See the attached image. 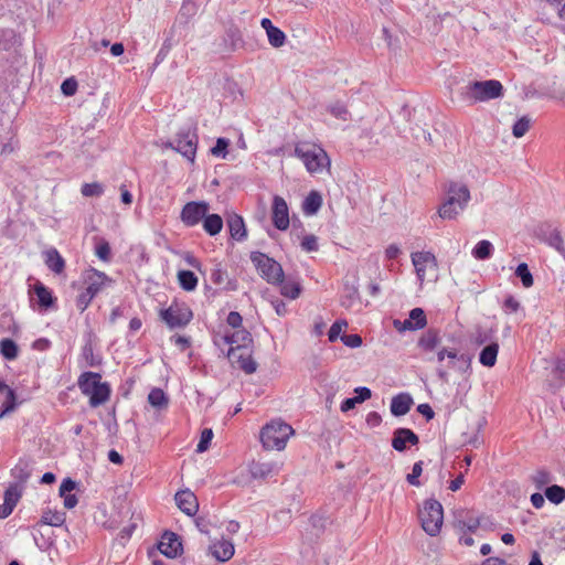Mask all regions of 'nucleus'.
<instances>
[{
	"mask_svg": "<svg viewBox=\"0 0 565 565\" xmlns=\"http://www.w3.org/2000/svg\"><path fill=\"white\" fill-rule=\"evenodd\" d=\"M553 381L551 382V386L555 390L561 388L565 385V359H557L555 362V366L552 371Z\"/></svg>",
	"mask_w": 565,
	"mask_h": 565,
	"instance_id": "35",
	"label": "nucleus"
},
{
	"mask_svg": "<svg viewBox=\"0 0 565 565\" xmlns=\"http://www.w3.org/2000/svg\"><path fill=\"white\" fill-rule=\"evenodd\" d=\"M174 30H175V26H171L169 31L166 32V39L163 41V44L161 46V53L166 52V53H169V51L172 49V46L174 45L175 41H174Z\"/></svg>",
	"mask_w": 565,
	"mask_h": 565,
	"instance_id": "63",
	"label": "nucleus"
},
{
	"mask_svg": "<svg viewBox=\"0 0 565 565\" xmlns=\"http://www.w3.org/2000/svg\"><path fill=\"white\" fill-rule=\"evenodd\" d=\"M419 444V437L409 428H397L393 433L392 447L398 452L407 449V445L416 446Z\"/></svg>",
	"mask_w": 565,
	"mask_h": 565,
	"instance_id": "15",
	"label": "nucleus"
},
{
	"mask_svg": "<svg viewBox=\"0 0 565 565\" xmlns=\"http://www.w3.org/2000/svg\"><path fill=\"white\" fill-rule=\"evenodd\" d=\"M44 263L47 268L53 271L55 275H60L65 269V260L57 252L56 248H50L42 253Z\"/></svg>",
	"mask_w": 565,
	"mask_h": 565,
	"instance_id": "27",
	"label": "nucleus"
},
{
	"mask_svg": "<svg viewBox=\"0 0 565 565\" xmlns=\"http://www.w3.org/2000/svg\"><path fill=\"white\" fill-rule=\"evenodd\" d=\"M301 247L306 252L318 250V239L315 235H306L301 242Z\"/></svg>",
	"mask_w": 565,
	"mask_h": 565,
	"instance_id": "62",
	"label": "nucleus"
},
{
	"mask_svg": "<svg viewBox=\"0 0 565 565\" xmlns=\"http://www.w3.org/2000/svg\"><path fill=\"white\" fill-rule=\"evenodd\" d=\"M275 286L280 287V294L289 299H297L301 294V286L298 281L282 278L281 282Z\"/></svg>",
	"mask_w": 565,
	"mask_h": 565,
	"instance_id": "32",
	"label": "nucleus"
},
{
	"mask_svg": "<svg viewBox=\"0 0 565 565\" xmlns=\"http://www.w3.org/2000/svg\"><path fill=\"white\" fill-rule=\"evenodd\" d=\"M531 126V118L529 116H523L520 119L515 121V124L512 127V135L515 138L523 137L530 129Z\"/></svg>",
	"mask_w": 565,
	"mask_h": 565,
	"instance_id": "47",
	"label": "nucleus"
},
{
	"mask_svg": "<svg viewBox=\"0 0 565 565\" xmlns=\"http://www.w3.org/2000/svg\"><path fill=\"white\" fill-rule=\"evenodd\" d=\"M503 309L507 313L516 312L520 309V302L513 296H509L503 302Z\"/></svg>",
	"mask_w": 565,
	"mask_h": 565,
	"instance_id": "64",
	"label": "nucleus"
},
{
	"mask_svg": "<svg viewBox=\"0 0 565 565\" xmlns=\"http://www.w3.org/2000/svg\"><path fill=\"white\" fill-rule=\"evenodd\" d=\"M65 522V513L61 511L55 512H44L41 518V523L43 525H50V526H58L62 525Z\"/></svg>",
	"mask_w": 565,
	"mask_h": 565,
	"instance_id": "41",
	"label": "nucleus"
},
{
	"mask_svg": "<svg viewBox=\"0 0 565 565\" xmlns=\"http://www.w3.org/2000/svg\"><path fill=\"white\" fill-rule=\"evenodd\" d=\"M160 552L169 558L178 557L182 552V542L173 532H164L159 543Z\"/></svg>",
	"mask_w": 565,
	"mask_h": 565,
	"instance_id": "16",
	"label": "nucleus"
},
{
	"mask_svg": "<svg viewBox=\"0 0 565 565\" xmlns=\"http://www.w3.org/2000/svg\"><path fill=\"white\" fill-rule=\"evenodd\" d=\"M446 191L448 199L439 206L438 216L444 220H454L467 206L470 191L466 184L457 182H449Z\"/></svg>",
	"mask_w": 565,
	"mask_h": 565,
	"instance_id": "1",
	"label": "nucleus"
},
{
	"mask_svg": "<svg viewBox=\"0 0 565 565\" xmlns=\"http://www.w3.org/2000/svg\"><path fill=\"white\" fill-rule=\"evenodd\" d=\"M210 553L218 561V562H227L230 561L235 552L234 544L228 540H220L209 547Z\"/></svg>",
	"mask_w": 565,
	"mask_h": 565,
	"instance_id": "21",
	"label": "nucleus"
},
{
	"mask_svg": "<svg viewBox=\"0 0 565 565\" xmlns=\"http://www.w3.org/2000/svg\"><path fill=\"white\" fill-rule=\"evenodd\" d=\"M348 326V322L345 320H338L335 322H333V324L330 327L329 329V332H328V339L330 342H334L338 340L340 333H341V330H342V327H347Z\"/></svg>",
	"mask_w": 565,
	"mask_h": 565,
	"instance_id": "58",
	"label": "nucleus"
},
{
	"mask_svg": "<svg viewBox=\"0 0 565 565\" xmlns=\"http://www.w3.org/2000/svg\"><path fill=\"white\" fill-rule=\"evenodd\" d=\"M295 156L302 160L310 173L321 172L326 166L330 164V159L322 148L310 146L307 142L296 145Z\"/></svg>",
	"mask_w": 565,
	"mask_h": 565,
	"instance_id": "5",
	"label": "nucleus"
},
{
	"mask_svg": "<svg viewBox=\"0 0 565 565\" xmlns=\"http://www.w3.org/2000/svg\"><path fill=\"white\" fill-rule=\"evenodd\" d=\"M532 480L535 487L541 490L543 487L552 482L553 476L547 470L542 469L536 471V473L532 477Z\"/></svg>",
	"mask_w": 565,
	"mask_h": 565,
	"instance_id": "48",
	"label": "nucleus"
},
{
	"mask_svg": "<svg viewBox=\"0 0 565 565\" xmlns=\"http://www.w3.org/2000/svg\"><path fill=\"white\" fill-rule=\"evenodd\" d=\"M210 280L216 286H222L224 290L233 291L237 289L236 280L230 279L226 271H224L220 265L211 269Z\"/></svg>",
	"mask_w": 565,
	"mask_h": 565,
	"instance_id": "28",
	"label": "nucleus"
},
{
	"mask_svg": "<svg viewBox=\"0 0 565 565\" xmlns=\"http://www.w3.org/2000/svg\"><path fill=\"white\" fill-rule=\"evenodd\" d=\"M544 494L550 502L559 504L565 500V488L558 484H552L546 487Z\"/></svg>",
	"mask_w": 565,
	"mask_h": 565,
	"instance_id": "39",
	"label": "nucleus"
},
{
	"mask_svg": "<svg viewBox=\"0 0 565 565\" xmlns=\"http://www.w3.org/2000/svg\"><path fill=\"white\" fill-rule=\"evenodd\" d=\"M466 89V98L472 102H487L503 96V86L497 79L476 81Z\"/></svg>",
	"mask_w": 565,
	"mask_h": 565,
	"instance_id": "7",
	"label": "nucleus"
},
{
	"mask_svg": "<svg viewBox=\"0 0 565 565\" xmlns=\"http://www.w3.org/2000/svg\"><path fill=\"white\" fill-rule=\"evenodd\" d=\"M82 355L86 360L87 365H89V366H97L100 364V359H98L94 355L93 345L90 342H87L83 347Z\"/></svg>",
	"mask_w": 565,
	"mask_h": 565,
	"instance_id": "55",
	"label": "nucleus"
},
{
	"mask_svg": "<svg viewBox=\"0 0 565 565\" xmlns=\"http://www.w3.org/2000/svg\"><path fill=\"white\" fill-rule=\"evenodd\" d=\"M454 525L461 532L475 533L480 526V518L470 510H457L455 512Z\"/></svg>",
	"mask_w": 565,
	"mask_h": 565,
	"instance_id": "14",
	"label": "nucleus"
},
{
	"mask_svg": "<svg viewBox=\"0 0 565 565\" xmlns=\"http://www.w3.org/2000/svg\"><path fill=\"white\" fill-rule=\"evenodd\" d=\"M178 280L182 289L192 291L198 286V277L191 270H180L178 273Z\"/></svg>",
	"mask_w": 565,
	"mask_h": 565,
	"instance_id": "36",
	"label": "nucleus"
},
{
	"mask_svg": "<svg viewBox=\"0 0 565 565\" xmlns=\"http://www.w3.org/2000/svg\"><path fill=\"white\" fill-rule=\"evenodd\" d=\"M223 341L231 345L227 356L231 360H234L236 358V353L243 349H247L248 344L253 341L252 334L245 330L239 329L236 331H233L232 333H226L223 337Z\"/></svg>",
	"mask_w": 565,
	"mask_h": 565,
	"instance_id": "11",
	"label": "nucleus"
},
{
	"mask_svg": "<svg viewBox=\"0 0 565 565\" xmlns=\"http://www.w3.org/2000/svg\"><path fill=\"white\" fill-rule=\"evenodd\" d=\"M57 298L46 286L38 280V308L44 311L56 310Z\"/></svg>",
	"mask_w": 565,
	"mask_h": 565,
	"instance_id": "23",
	"label": "nucleus"
},
{
	"mask_svg": "<svg viewBox=\"0 0 565 565\" xmlns=\"http://www.w3.org/2000/svg\"><path fill=\"white\" fill-rule=\"evenodd\" d=\"M213 438V430L211 428H204L201 433L199 444L196 445V452L202 454L206 451L211 445Z\"/></svg>",
	"mask_w": 565,
	"mask_h": 565,
	"instance_id": "49",
	"label": "nucleus"
},
{
	"mask_svg": "<svg viewBox=\"0 0 565 565\" xmlns=\"http://www.w3.org/2000/svg\"><path fill=\"white\" fill-rule=\"evenodd\" d=\"M209 211V204L204 201L188 202L182 211L180 218L186 226L199 224Z\"/></svg>",
	"mask_w": 565,
	"mask_h": 565,
	"instance_id": "10",
	"label": "nucleus"
},
{
	"mask_svg": "<svg viewBox=\"0 0 565 565\" xmlns=\"http://www.w3.org/2000/svg\"><path fill=\"white\" fill-rule=\"evenodd\" d=\"M93 296L85 289L76 298V307L81 312H84L93 300Z\"/></svg>",
	"mask_w": 565,
	"mask_h": 565,
	"instance_id": "59",
	"label": "nucleus"
},
{
	"mask_svg": "<svg viewBox=\"0 0 565 565\" xmlns=\"http://www.w3.org/2000/svg\"><path fill=\"white\" fill-rule=\"evenodd\" d=\"M203 221L204 231L211 235H217L223 228V220L218 214H205Z\"/></svg>",
	"mask_w": 565,
	"mask_h": 565,
	"instance_id": "33",
	"label": "nucleus"
},
{
	"mask_svg": "<svg viewBox=\"0 0 565 565\" xmlns=\"http://www.w3.org/2000/svg\"><path fill=\"white\" fill-rule=\"evenodd\" d=\"M100 374L95 372H84L78 379V387L84 395L89 396L92 407L106 403L110 396L109 384L100 382Z\"/></svg>",
	"mask_w": 565,
	"mask_h": 565,
	"instance_id": "2",
	"label": "nucleus"
},
{
	"mask_svg": "<svg viewBox=\"0 0 565 565\" xmlns=\"http://www.w3.org/2000/svg\"><path fill=\"white\" fill-rule=\"evenodd\" d=\"M85 281L87 284L86 290L95 297L110 279L105 273L90 268L86 271Z\"/></svg>",
	"mask_w": 565,
	"mask_h": 565,
	"instance_id": "20",
	"label": "nucleus"
},
{
	"mask_svg": "<svg viewBox=\"0 0 565 565\" xmlns=\"http://www.w3.org/2000/svg\"><path fill=\"white\" fill-rule=\"evenodd\" d=\"M419 520L423 530L428 535L436 536L440 532L444 522L441 503L435 499L426 500L423 509L419 510Z\"/></svg>",
	"mask_w": 565,
	"mask_h": 565,
	"instance_id": "6",
	"label": "nucleus"
},
{
	"mask_svg": "<svg viewBox=\"0 0 565 565\" xmlns=\"http://www.w3.org/2000/svg\"><path fill=\"white\" fill-rule=\"evenodd\" d=\"M148 402L156 408H164L168 406L169 399L161 388H152L148 395Z\"/></svg>",
	"mask_w": 565,
	"mask_h": 565,
	"instance_id": "38",
	"label": "nucleus"
},
{
	"mask_svg": "<svg viewBox=\"0 0 565 565\" xmlns=\"http://www.w3.org/2000/svg\"><path fill=\"white\" fill-rule=\"evenodd\" d=\"M76 487H77V483L71 478H65L62 481V483L60 486L58 494L61 498H63L64 508L73 509L78 503L77 497L75 494L71 493L73 490L76 489Z\"/></svg>",
	"mask_w": 565,
	"mask_h": 565,
	"instance_id": "24",
	"label": "nucleus"
},
{
	"mask_svg": "<svg viewBox=\"0 0 565 565\" xmlns=\"http://www.w3.org/2000/svg\"><path fill=\"white\" fill-rule=\"evenodd\" d=\"M414 404L413 397L408 393H399L391 401V413L395 417L406 415Z\"/></svg>",
	"mask_w": 565,
	"mask_h": 565,
	"instance_id": "22",
	"label": "nucleus"
},
{
	"mask_svg": "<svg viewBox=\"0 0 565 565\" xmlns=\"http://www.w3.org/2000/svg\"><path fill=\"white\" fill-rule=\"evenodd\" d=\"M427 324V318L425 311L422 308H414L409 311V318L401 321L398 319L393 320V326L398 332L406 330L415 331L425 328Z\"/></svg>",
	"mask_w": 565,
	"mask_h": 565,
	"instance_id": "12",
	"label": "nucleus"
},
{
	"mask_svg": "<svg viewBox=\"0 0 565 565\" xmlns=\"http://www.w3.org/2000/svg\"><path fill=\"white\" fill-rule=\"evenodd\" d=\"M21 495V492L18 488V486H10L6 492H4V503H9L11 508L14 509L17 505L19 498Z\"/></svg>",
	"mask_w": 565,
	"mask_h": 565,
	"instance_id": "53",
	"label": "nucleus"
},
{
	"mask_svg": "<svg viewBox=\"0 0 565 565\" xmlns=\"http://www.w3.org/2000/svg\"><path fill=\"white\" fill-rule=\"evenodd\" d=\"M267 36H268V41H269L270 45L274 47H280L285 44L286 35L277 26H275L273 30H270L267 33Z\"/></svg>",
	"mask_w": 565,
	"mask_h": 565,
	"instance_id": "51",
	"label": "nucleus"
},
{
	"mask_svg": "<svg viewBox=\"0 0 565 565\" xmlns=\"http://www.w3.org/2000/svg\"><path fill=\"white\" fill-rule=\"evenodd\" d=\"M164 147L174 149L193 163L198 147L196 128H181L178 131L175 139L173 141L166 142Z\"/></svg>",
	"mask_w": 565,
	"mask_h": 565,
	"instance_id": "8",
	"label": "nucleus"
},
{
	"mask_svg": "<svg viewBox=\"0 0 565 565\" xmlns=\"http://www.w3.org/2000/svg\"><path fill=\"white\" fill-rule=\"evenodd\" d=\"M493 253V245L487 241L482 239L477 243V245L472 249V255L476 259L484 260L491 257Z\"/></svg>",
	"mask_w": 565,
	"mask_h": 565,
	"instance_id": "37",
	"label": "nucleus"
},
{
	"mask_svg": "<svg viewBox=\"0 0 565 565\" xmlns=\"http://www.w3.org/2000/svg\"><path fill=\"white\" fill-rule=\"evenodd\" d=\"M61 90L67 97L73 96L77 90L76 79L73 77L66 78L61 85Z\"/></svg>",
	"mask_w": 565,
	"mask_h": 565,
	"instance_id": "60",
	"label": "nucleus"
},
{
	"mask_svg": "<svg viewBox=\"0 0 565 565\" xmlns=\"http://www.w3.org/2000/svg\"><path fill=\"white\" fill-rule=\"evenodd\" d=\"M329 111L337 118H340L342 120L348 119V109L345 105L341 102H337L329 106Z\"/></svg>",
	"mask_w": 565,
	"mask_h": 565,
	"instance_id": "57",
	"label": "nucleus"
},
{
	"mask_svg": "<svg viewBox=\"0 0 565 565\" xmlns=\"http://www.w3.org/2000/svg\"><path fill=\"white\" fill-rule=\"evenodd\" d=\"M494 333L495 331L493 329H489V330H484L482 328H477L476 329V332L473 334V343L476 345H483L486 343H490V342H494L493 341V338H494Z\"/></svg>",
	"mask_w": 565,
	"mask_h": 565,
	"instance_id": "45",
	"label": "nucleus"
},
{
	"mask_svg": "<svg viewBox=\"0 0 565 565\" xmlns=\"http://www.w3.org/2000/svg\"><path fill=\"white\" fill-rule=\"evenodd\" d=\"M360 299L359 288L355 284L347 282L344 285V294L341 298V306L350 309Z\"/></svg>",
	"mask_w": 565,
	"mask_h": 565,
	"instance_id": "34",
	"label": "nucleus"
},
{
	"mask_svg": "<svg viewBox=\"0 0 565 565\" xmlns=\"http://www.w3.org/2000/svg\"><path fill=\"white\" fill-rule=\"evenodd\" d=\"M515 276L518 278H520L523 287L530 288L533 286L534 280H533V276L529 269L527 264H525V263L519 264L515 269Z\"/></svg>",
	"mask_w": 565,
	"mask_h": 565,
	"instance_id": "44",
	"label": "nucleus"
},
{
	"mask_svg": "<svg viewBox=\"0 0 565 565\" xmlns=\"http://www.w3.org/2000/svg\"><path fill=\"white\" fill-rule=\"evenodd\" d=\"M545 241L551 247H554L558 253L565 255V246L559 231L556 228L551 230Z\"/></svg>",
	"mask_w": 565,
	"mask_h": 565,
	"instance_id": "46",
	"label": "nucleus"
},
{
	"mask_svg": "<svg viewBox=\"0 0 565 565\" xmlns=\"http://www.w3.org/2000/svg\"><path fill=\"white\" fill-rule=\"evenodd\" d=\"M0 418L15 408L14 391L0 381Z\"/></svg>",
	"mask_w": 565,
	"mask_h": 565,
	"instance_id": "25",
	"label": "nucleus"
},
{
	"mask_svg": "<svg viewBox=\"0 0 565 565\" xmlns=\"http://www.w3.org/2000/svg\"><path fill=\"white\" fill-rule=\"evenodd\" d=\"M422 472H423V461L415 462L413 466L412 472L408 473L406 477L407 482L412 486L419 487L420 481L418 478L422 475Z\"/></svg>",
	"mask_w": 565,
	"mask_h": 565,
	"instance_id": "54",
	"label": "nucleus"
},
{
	"mask_svg": "<svg viewBox=\"0 0 565 565\" xmlns=\"http://www.w3.org/2000/svg\"><path fill=\"white\" fill-rule=\"evenodd\" d=\"M81 193L87 198L99 196L104 193V188L98 182L84 183L82 185Z\"/></svg>",
	"mask_w": 565,
	"mask_h": 565,
	"instance_id": "50",
	"label": "nucleus"
},
{
	"mask_svg": "<svg viewBox=\"0 0 565 565\" xmlns=\"http://www.w3.org/2000/svg\"><path fill=\"white\" fill-rule=\"evenodd\" d=\"M230 146V140L226 139V138H217L216 140V143L214 147H212L211 149V153L214 156V157H218V158H225L226 154H227V148Z\"/></svg>",
	"mask_w": 565,
	"mask_h": 565,
	"instance_id": "52",
	"label": "nucleus"
},
{
	"mask_svg": "<svg viewBox=\"0 0 565 565\" xmlns=\"http://www.w3.org/2000/svg\"><path fill=\"white\" fill-rule=\"evenodd\" d=\"M249 258L257 273L264 280L270 285L281 282L282 278L285 277V273L278 262L257 250L252 252Z\"/></svg>",
	"mask_w": 565,
	"mask_h": 565,
	"instance_id": "4",
	"label": "nucleus"
},
{
	"mask_svg": "<svg viewBox=\"0 0 565 565\" xmlns=\"http://www.w3.org/2000/svg\"><path fill=\"white\" fill-rule=\"evenodd\" d=\"M230 235L233 239L242 242L247 237L244 220L241 215L233 213L227 217Z\"/></svg>",
	"mask_w": 565,
	"mask_h": 565,
	"instance_id": "26",
	"label": "nucleus"
},
{
	"mask_svg": "<svg viewBox=\"0 0 565 565\" xmlns=\"http://www.w3.org/2000/svg\"><path fill=\"white\" fill-rule=\"evenodd\" d=\"M0 353L7 360H14L18 356V345L11 339H2L0 341Z\"/></svg>",
	"mask_w": 565,
	"mask_h": 565,
	"instance_id": "40",
	"label": "nucleus"
},
{
	"mask_svg": "<svg viewBox=\"0 0 565 565\" xmlns=\"http://www.w3.org/2000/svg\"><path fill=\"white\" fill-rule=\"evenodd\" d=\"M233 361H237L239 364V367L246 373V374H253L256 372L257 363L252 359L249 354L244 353H236V358Z\"/></svg>",
	"mask_w": 565,
	"mask_h": 565,
	"instance_id": "43",
	"label": "nucleus"
},
{
	"mask_svg": "<svg viewBox=\"0 0 565 565\" xmlns=\"http://www.w3.org/2000/svg\"><path fill=\"white\" fill-rule=\"evenodd\" d=\"M440 344L439 330L435 328L427 329L418 339L417 345L426 352L434 351Z\"/></svg>",
	"mask_w": 565,
	"mask_h": 565,
	"instance_id": "29",
	"label": "nucleus"
},
{
	"mask_svg": "<svg viewBox=\"0 0 565 565\" xmlns=\"http://www.w3.org/2000/svg\"><path fill=\"white\" fill-rule=\"evenodd\" d=\"M322 205V196L318 191H311L302 202V211L306 215H315Z\"/></svg>",
	"mask_w": 565,
	"mask_h": 565,
	"instance_id": "31",
	"label": "nucleus"
},
{
	"mask_svg": "<svg viewBox=\"0 0 565 565\" xmlns=\"http://www.w3.org/2000/svg\"><path fill=\"white\" fill-rule=\"evenodd\" d=\"M178 508L189 516L195 515L199 503L195 494L190 490L178 491L174 495Z\"/></svg>",
	"mask_w": 565,
	"mask_h": 565,
	"instance_id": "19",
	"label": "nucleus"
},
{
	"mask_svg": "<svg viewBox=\"0 0 565 565\" xmlns=\"http://www.w3.org/2000/svg\"><path fill=\"white\" fill-rule=\"evenodd\" d=\"M471 361L472 356L467 353H460L459 359L455 361V370L463 376L471 374Z\"/></svg>",
	"mask_w": 565,
	"mask_h": 565,
	"instance_id": "42",
	"label": "nucleus"
},
{
	"mask_svg": "<svg viewBox=\"0 0 565 565\" xmlns=\"http://www.w3.org/2000/svg\"><path fill=\"white\" fill-rule=\"evenodd\" d=\"M271 210L274 226L279 231H286L289 226V213L286 201L281 196L275 195Z\"/></svg>",
	"mask_w": 565,
	"mask_h": 565,
	"instance_id": "13",
	"label": "nucleus"
},
{
	"mask_svg": "<svg viewBox=\"0 0 565 565\" xmlns=\"http://www.w3.org/2000/svg\"><path fill=\"white\" fill-rule=\"evenodd\" d=\"M412 263L415 267L417 278L423 281L427 267H437V259L430 252H415L412 254Z\"/></svg>",
	"mask_w": 565,
	"mask_h": 565,
	"instance_id": "17",
	"label": "nucleus"
},
{
	"mask_svg": "<svg viewBox=\"0 0 565 565\" xmlns=\"http://www.w3.org/2000/svg\"><path fill=\"white\" fill-rule=\"evenodd\" d=\"M96 255L99 259L108 262L110 258V246L107 241L100 238L95 248Z\"/></svg>",
	"mask_w": 565,
	"mask_h": 565,
	"instance_id": "56",
	"label": "nucleus"
},
{
	"mask_svg": "<svg viewBox=\"0 0 565 565\" xmlns=\"http://www.w3.org/2000/svg\"><path fill=\"white\" fill-rule=\"evenodd\" d=\"M498 352L499 343L497 341L488 343L479 353V362L487 367L494 366Z\"/></svg>",
	"mask_w": 565,
	"mask_h": 565,
	"instance_id": "30",
	"label": "nucleus"
},
{
	"mask_svg": "<svg viewBox=\"0 0 565 565\" xmlns=\"http://www.w3.org/2000/svg\"><path fill=\"white\" fill-rule=\"evenodd\" d=\"M292 434L294 429L290 425L281 420H273L263 427L260 441L265 449L282 450Z\"/></svg>",
	"mask_w": 565,
	"mask_h": 565,
	"instance_id": "3",
	"label": "nucleus"
},
{
	"mask_svg": "<svg viewBox=\"0 0 565 565\" xmlns=\"http://www.w3.org/2000/svg\"><path fill=\"white\" fill-rule=\"evenodd\" d=\"M341 341L349 348H359L362 344V338L356 333L343 334Z\"/></svg>",
	"mask_w": 565,
	"mask_h": 565,
	"instance_id": "61",
	"label": "nucleus"
},
{
	"mask_svg": "<svg viewBox=\"0 0 565 565\" xmlns=\"http://www.w3.org/2000/svg\"><path fill=\"white\" fill-rule=\"evenodd\" d=\"M280 466L274 461H252L248 465V471L253 479H267L271 476L278 475Z\"/></svg>",
	"mask_w": 565,
	"mask_h": 565,
	"instance_id": "18",
	"label": "nucleus"
},
{
	"mask_svg": "<svg viewBox=\"0 0 565 565\" xmlns=\"http://www.w3.org/2000/svg\"><path fill=\"white\" fill-rule=\"evenodd\" d=\"M160 319L170 328H184L192 320V311L185 306L172 303L166 309L160 310Z\"/></svg>",
	"mask_w": 565,
	"mask_h": 565,
	"instance_id": "9",
	"label": "nucleus"
}]
</instances>
